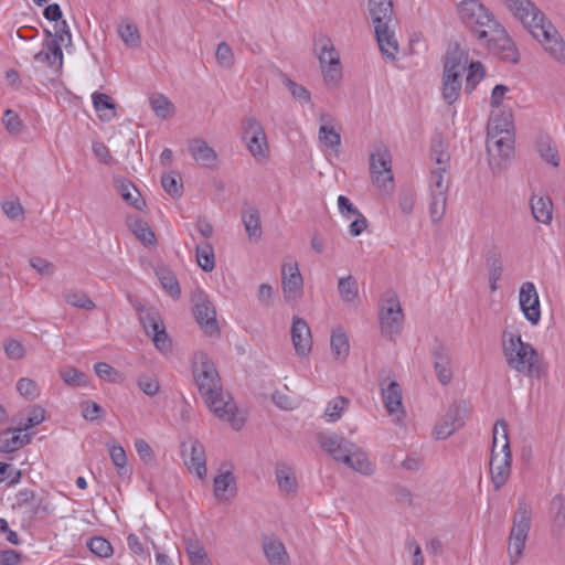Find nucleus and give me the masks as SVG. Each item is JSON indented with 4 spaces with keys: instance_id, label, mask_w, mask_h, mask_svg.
Returning a JSON list of instances; mask_svg holds the SVG:
<instances>
[{
    "instance_id": "obj_1",
    "label": "nucleus",
    "mask_w": 565,
    "mask_h": 565,
    "mask_svg": "<svg viewBox=\"0 0 565 565\" xmlns=\"http://www.w3.org/2000/svg\"><path fill=\"white\" fill-rule=\"evenodd\" d=\"M502 353L507 365L524 376L541 379L546 374L543 359L518 332H503Z\"/></svg>"
},
{
    "instance_id": "obj_2",
    "label": "nucleus",
    "mask_w": 565,
    "mask_h": 565,
    "mask_svg": "<svg viewBox=\"0 0 565 565\" xmlns=\"http://www.w3.org/2000/svg\"><path fill=\"white\" fill-rule=\"evenodd\" d=\"M367 12L379 47L384 56L395 60L398 52L397 20L392 0H367Z\"/></svg>"
},
{
    "instance_id": "obj_3",
    "label": "nucleus",
    "mask_w": 565,
    "mask_h": 565,
    "mask_svg": "<svg viewBox=\"0 0 565 565\" xmlns=\"http://www.w3.org/2000/svg\"><path fill=\"white\" fill-rule=\"evenodd\" d=\"M512 455L508 436V424L498 419L492 429L490 476L495 490L501 489L511 473Z\"/></svg>"
},
{
    "instance_id": "obj_4",
    "label": "nucleus",
    "mask_w": 565,
    "mask_h": 565,
    "mask_svg": "<svg viewBox=\"0 0 565 565\" xmlns=\"http://www.w3.org/2000/svg\"><path fill=\"white\" fill-rule=\"evenodd\" d=\"M468 65V53L458 44L449 46L444 58L441 97L446 104L452 105L461 93L462 74Z\"/></svg>"
},
{
    "instance_id": "obj_5",
    "label": "nucleus",
    "mask_w": 565,
    "mask_h": 565,
    "mask_svg": "<svg viewBox=\"0 0 565 565\" xmlns=\"http://www.w3.org/2000/svg\"><path fill=\"white\" fill-rule=\"evenodd\" d=\"M531 525L532 507L525 499L520 498L508 540V555L511 565L518 564L522 558Z\"/></svg>"
},
{
    "instance_id": "obj_6",
    "label": "nucleus",
    "mask_w": 565,
    "mask_h": 565,
    "mask_svg": "<svg viewBox=\"0 0 565 565\" xmlns=\"http://www.w3.org/2000/svg\"><path fill=\"white\" fill-rule=\"evenodd\" d=\"M460 21L479 40H487L488 33L499 23L494 13L479 0H462L458 4Z\"/></svg>"
},
{
    "instance_id": "obj_7",
    "label": "nucleus",
    "mask_w": 565,
    "mask_h": 565,
    "mask_svg": "<svg viewBox=\"0 0 565 565\" xmlns=\"http://www.w3.org/2000/svg\"><path fill=\"white\" fill-rule=\"evenodd\" d=\"M404 312L394 291L383 295L379 305V324L381 334L390 340H395L403 329Z\"/></svg>"
},
{
    "instance_id": "obj_8",
    "label": "nucleus",
    "mask_w": 565,
    "mask_h": 565,
    "mask_svg": "<svg viewBox=\"0 0 565 565\" xmlns=\"http://www.w3.org/2000/svg\"><path fill=\"white\" fill-rule=\"evenodd\" d=\"M370 174L372 183L383 193L394 190L392 154L385 145H375L370 152Z\"/></svg>"
},
{
    "instance_id": "obj_9",
    "label": "nucleus",
    "mask_w": 565,
    "mask_h": 565,
    "mask_svg": "<svg viewBox=\"0 0 565 565\" xmlns=\"http://www.w3.org/2000/svg\"><path fill=\"white\" fill-rule=\"evenodd\" d=\"M529 33L553 61L565 66V40L546 15Z\"/></svg>"
},
{
    "instance_id": "obj_10",
    "label": "nucleus",
    "mask_w": 565,
    "mask_h": 565,
    "mask_svg": "<svg viewBox=\"0 0 565 565\" xmlns=\"http://www.w3.org/2000/svg\"><path fill=\"white\" fill-rule=\"evenodd\" d=\"M242 139L257 161H266L269 158L270 149L263 124L254 116L242 120Z\"/></svg>"
},
{
    "instance_id": "obj_11",
    "label": "nucleus",
    "mask_w": 565,
    "mask_h": 565,
    "mask_svg": "<svg viewBox=\"0 0 565 565\" xmlns=\"http://www.w3.org/2000/svg\"><path fill=\"white\" fill-rule=\"evenodd\" d=\"M192 373L202 396L205 394H216L222 390L217 370L206 353L202 351L194 353Z\"/></svg>"
},
{
    "instance_id": "obj_12",
    "label": "nucleus",
    "mask_w": 565,
    "mask_h": 565,
    "mask_svg": "<svg viewBox=\"0 0 565 565\" xmlns=\"http://www.w3.org/2000/svg\"><path fill=\"white\" fill-rule=\"evenodd\" d=\"M203 398L211 412L222 420H226L235 430L245 424V415L238 411L230 394L220 390L216 394H205Z\"/></svg>"
},
{
    "instance_id": "obj_13",
    "label": "nucleus",
    "mask_w": 565,
    "mask_h": 565,
    "mask_svg": "<svg viewBox=\"0 0 565 565\" xmlns=\"http://www.w3.org/2000/svg\"><path fill=\"white\" fill-rule=\"evenodd\" d=\"M479 42L507 62L518 63L520 60L514 41L500 22L488 33L487 40H479Z\"/></svg>"
},
{
    "instance_id": "obj_14",
    "label": "nucleus",
    "mask_w": 565,
    "mask_h": 565,
    "mask_svg": "<svg viewBox=\"0 0 565 565\" xmlns=\"http://www.w3.org/2000/svg\"><path fill=\"white\" fill-rule=\"evenodd\" d=\"M140 322L145 332L151 337L156 349L163 355L172 352V341L166 331L164 323L154 309H149L140 315Z\"/></svg>"
},
{
    "instance_id": "obj_15",
    "label": "nucleus",
    "mask_w": 565,
    "mask_h": 565,
    "mask_svg": "<svg viewBox=\"0 0 565 565\" xmlns=\"http://www.w3.org/2000/svg\"><path fill=\"white\" fill-rule=\"evenodd\" d=\"M515 20H518L527 32L539 22L543 21L544 12L532 0H498Z\"/></svg>"
},
{
    "instance_id": "obj_16",
    "label": "nucleus",
    "mask_w": 565,
    "mask_h": 565,
    "mask_svg": "<svg viewBox=\"0 0 565 565\" xmlns=\"http://www.w3.org/2000/svg\"><path fill=\"white\" fill-rule=\"evenodd\" d=\"M488 160L491 170L500 172L504 161L512 158L514 152V138L512 134L488 135L487 137Z\"/></svg>"
},
{
    "instance_id": "obj_17",
    "label": "nucleus",
    "mask_w": 565,
    "mask_h": 565,
    "mask_svg": "<svg viewBox=\"0 0 565 565\" xmlns=\"http://www.w3.org/2000/svg\"><path fill=\"white\" fill-rule=\"evenodd\" d=\"M181 457L188 470L199 479L206 478L205 448L198 439L189 438L181 444Z\"/></svg>"
},
{
    "instance_id": "obj_18",
    "label": "nucleus",
    "mask_w": 565,
    "mask_h": 565,
    "mask_svg": "<svg viewBox=\"0 0 565 565\" xmlns=\"http://www.w3.org/2000/svg\"><path fill=\"white\" fill-rule=\"evenodd\" d=\"M281 287L287 301H297L303 294V278L297 260L289 259L281 267Z\"/></svg>"
},
{
    "instance_id": "obj_19",
    "label": "nucleus",
    "mask_w": 565,
    "mask_h": 565,
    "mask_svg": "<svg viewBox=\"0 0 565 565\" xmlns=\"http://www.w3.org/2000/svg\"><path fill=\"white\" fill-rule=\"evenodd\" d=\"M519 306L524 318L532 324L537 326L541 321V302L535 285L525 281L519 289Z\"/></svg>"
},
{
    "instance_id": "obj_20",
    "label": "nucleus",
    "mask_w": 565,
    "mask_h": 565,
    "mask_svg": "<svg viewBox=\"0 0 565 565\" xmlns=\"http://www.w3.org/2000/svg\"><path fill=\"white\" fill-rule=\"evenodd\" d=\"M380 388L385 409L391 416L395 417L396 423H402L405 417V409L402 403L401 385L394 380L383 379L380 381Z\"/></svg>"
},
{
    "instance_id": "obj_21",
    "label": "nucleus",
    "mask_w": 565,
    "mask_h": 565,
    "mask_svg": "<svg viewBox=\"0 0 565 565\" xmlns=\"http://www.w3.org/2000/svg\"><path fill=\"white\" fill-rule=\"evenodd\" d=\"M193 315L204 333L212 335L217 332L218 328L214 306L204 295L196 296Z\"/></svg>"
},
{
    "instance_id": "obj_22",
    "label": "nucleus",
    "mask_w": 565,
    "mask_h": 565,
    "mask_svg": "<svg viewBox=\"0 0 565 565\" xmlns=\"http://www.w3.org/2000/svg\"><path fill=\"white\" fill-rule=\"evenodd\" d=\"M318 443L335 461L343 462L350 451L354 449V443L337 434H320Z\"/></svg>"
},
{
    "instance_id": "obj_23",
    "label": "nucleus",
    "mask_w": 565,
    "mask_h": 565,
    "mask_svg": "<svg viewBox=\"0 0 565 565\" xmlns=\"http://www.w3.org/2000/svg\"><path fill=\"white\" fill-rule=\"evenodd\" d=\"M319 142L328 149L338 151L341 146V135L340 130L335 128L334 116L329 111H321L319 114Z\"/></svg>"
},
{
    "instance_id": "obj_24",
    "label": "nucleus",
    "mask_w": 565,
    "mask_h": 565,
    "mask_svg": "<svg viewBox=\"0 0 565 565\" xmlns=\"http://www.w3.org/2000/svg\"><path fill=\"white\" fill-rule=\"evenodd\" d=\"M291 341L298 356H308L312 349V337L308 323L297 316L292 318Z\"/></svg>"
},
{
    "instance_id": "obj_25",
    "label": "nucleus",
    "mask_w": 565,
    "mask_h": 565,
    "mask_svg": "<svg viewBox=\"0 0 565 565\" xmlns=\"http://www.w3.org/2000/svg\"><path fill=\"white\" fill-rule=\"evenodd\" d=\"M189 153L200 166L213 168L217 162L216 151L202 138H192L188 142Z\"/></svg>"
},
{
    "instance_id": "obj_26",
    "label": "nucleus",
    "mask_w": 565,
    "mask_h": 565,
    "mask_svg": "<svg viewBox=\"0 0 565 565\" xmlns=\"http://www.w3.org/2000/svg\"><path fill=\"white\" fill-rule=\"evenodd\" d=\"M534 220L544 225L553 221V202L547 194H532L529 201Z\"/></svg>"
},
{
    "instance_id": "obj_27",
    "label": "nucleus",
    "mask_w": 565,
    "mask_h": 565,
    "mask_svg": "<svg viewBox=\"0 0 565 565\" xmlns=\"http://www.w3.org/2000/svg\"><path fill=\"white\" fill-rule=\"evenodd\" d=\"M32 435L23 433L20 427L8 428L0 433V451L13 452L31 441Z\"/></svg>"
},
{
    "instance_id": "obj_28",
    "label": "nucleus",
    "mask_w": 565,
    "mask_h": 565,
    "mask_svg": "<svg viewBox=\"0 0 565 565\" xmlns=\"http://www.w3.org/2000/svg\"><path fill=\"white\" fill-rule=\"evenodd\" d=\"M342 463L363 476H372L375 472V465L369 459L367 454L356 444Z\"/></svg>"
},
{
    "instance_id": "obj_29",
    "label": "nucleus",
    "mask_w": 565,
    "mask_h": 565,
    "mask_svg": "<svg viewBox=\"0 0 565 565\" xmlns=\"http://www.w3.org/2000/svg\"><path fill=\"white\" fill-rule=\"evenodd\" d=\"M263 551L270 565H288L289 555L279 539L275 536L264 537Z\"/></svg>"
},
{
    "instance_id": "obj_30",
    "label": "nucleus",
    "mask_w": 565,
    "mask_h": 565,
    "mask_svg": "<svg viewBox=\"0 0 565 565\" xmlns=\"http://www.w3.org/2000/svg\"><path fill=\"white\" fill-rule=\"evenodd\" d=\"M236 495V481L231 471L221 472L214 478V497L220 502H228Z\"/></svg>"
},
{
    "instance_id": "obj_31",
    "label": "nucleus",
    "mask_w": 565,
    "mask_h": 565,
    "mask_svg": "<svg viewBox=\"0 0 565 565\" xmlns=\"http://www.w3.org/2000/svg\"><path fill=\"white\" fill-rule=\"evenodd\" d=\"M338 292L341 300L350 306L358 307L360 303L359 296V285L355 277L352 275H348L347 277H341L338 281Z\"/></svg>"
},
{
    "instance_id": "obj_32",
    "label": "nucleus",
    "mask_w": 565,
    "mask_h": 565,
    "mask_svg": "<svg viewBox=\"0 0 565 565\" xmlns=\"http://www.w3.org/2000/svg\"><path fill=\"white\" fill-rule=\"evenodd\" d=\"M317 45L319 47L318 60L321 71L326 70L327 66L332 67L341 64L340 54L329 38H320Z\"/></svg>"
},
{
    "instance_id": "obj_33",
    "label": "nucleus",
    "mask_w": 565,
    "mask_h": 565,
    "mask_svg": "<svg viewBox=\"0 0 565 565\" xmlns=\"http://www.w3.org/2000/svg\"><path fill=\"white\" fill-rule=\"evenodd\" d=\"M242 222L250 239H259L262 237L260 213L256 206H244L242 211Z\"/></svg>"
},
{
    "instance_id": "obj_34",
    "label": "nucleus",
    "mask_w": 565,
    "mask_h": 565,
    "mask_svg": "<svg viewBox=\"0 0 565 565\" xmlns=\"http://www.w3.org/2000/svg\"><path fill=\"white\" fill-rule=\"evenodd\" d=\"M458 413L457 407L448 409L447 414L435 425V438L446 439L459 428L460 424H457Z\"/></svg>"
},
{
    "instance_id": "obj_35",
    "label": "nucleus",
    "mask_w": 565,
    "mask_h": 565,
    "mask_svg": "<svg viewBox=\"0 0 565 565\" xmlns=\"http://www.w3.org/2000/svg\"><path fill=\"white\" fill-rule=\"evenodd\" d=\"M535 148L540 157L553 167L559 166V157L556 146L552 138L547 135H542L537 138Z\"/></svg>"
},
{
    "instance_id": "obj_36",
    "label": "nucleus",
    "mask_w": 565,
    "mask_h": 565,
    "mask_svg": "<svg viewBox=\"0 0 565 565\" xmlns=\"http://www.w3.org/2000/svg\"><path fill=\"white\" fill-rule=\"evenodd\" d=\"M429 158L435 168H450V154L440 136L431 139Z\"/></svg>"
},
{
    "instance_id": "obj_37",
    "label": "nucleus",
    "mask_w": 565,
    "mask_h": 565,
    "mask_svg": "<svg viewBox=\"0 0 565 565\" xmlns=\"http://www.w3.org/2000/svg\"><path fill=\"white\" fill-rule=\"evenodd\" d=\"M330 347L334 359L344 361L348 358L350 352V344L348 335L343 329L338 328L332 331Z\"/></svg>"
},
{
    "instance_id": "obj_38",
    "label": "nucleus",
    "mask_w": 565,
    "mask_h": 565,
    "mask_svg": "<svg viewBox=\"0 0 565 565\" xmlns=\"http://www.w3.org/2000/svg\"><path fill=\"white\" fill-rule=\"evenodd\" d=\"M127 225L145 245H152L156 242L154 233L143 220L137 216H128Z\"/></svg>"
},
{
    "instance_id": "obj_39",
    "label": "nucleus",
    "mask_w": 565,
    "mask_h": 565,
    "mask_svg": "<svg viewBox=\"0 0 565 565\" xmlns=\"http://www.w3.org/2000/svg\"><path fill=\"white\" fill-rule=\"evenodd\" d=\"M156 275L162 288L173 298L179 299L181 296L180 284L177 276L168 268L160 267L156 270Z\"/></svg>"
},
{
    "instance_id": "obj_40",
    "label": "nucleus",
    "mask_w": 565,
    "mask_h": 565,
    "mask_svg": "<svg viewBox=\"0 0 565 565\" xmlns=\"http://www.w3.org/2000/svg\"><path fill=\"white\" fill-rule=\"evenodd\" d=\"M92 102L103 120H110L115 116V104L109 95L95 92Z\"/></svg>"
},
{
    "instance_id": "obj_41",
    "label": "nucleus",
    "mask_w": 565,
    "mask_h": 565,
    "mask_svg": "<svg viewBox=\"0 0 565 565\" xmlns=\"http://www.w3.org/2000/svg\"><path fill=\"white\" fill-rule=\"evenodd\" d=\"M503 134H512L511 114L502 113L497 115L492 111L488 122V135Z\"/></svg>"
},
{
    "instance_id": "obj_42",
    "label": "nucleus",
    "mask_w": 565,
    "mask_h": 565,
    "mask_svg": "<svg viewBox=\"0 0 565 565\" xmlns=\"http://www.w3.org/2000/svg\"><path fill=\"white\" fill-rule=\"evenodd\" d=\"M350 401L343 396H335L328 402L323 417L328 423L338 422L342 414L349 408Z\"/></svg>"
},
{
    "instance_id": "obj_43",
    "label": "nucleus",
    "mask_w": 565,
    "mask_h": 565,
    "mask_svg": "<svg viewBox=\"0 0 565 565\" xmlns=\"http://www.w3.org/2000/svg\"><path fill=\"white\" fill-rule=\"evenodd\" d=\"M449 168H435L431 167L429 177V186L431 194L446 195L448 189V174Z\"/></svg>"
},
{
    "instance_id": "obj_44",
    "label": "nucleus",
    "mask_w": 565,
    "mask_h": 565,
    "mask_svg": "<svg viewBox=\"0 0 565 565\" xmlns=\"http://www.w3.org/2000/svg\"><path fill=\"white\" fill-rule=\"evenodd\" d=\"M276 479L281 491L291 493L297 490L296 476L290 467L286 465L277 466Z\"/></svg>"
},
{
    "instance_id": "obj_45",
    "label": "nucleus",
    "mask_w": 565,
    "mask_h": 565,
    "mask_svg": "<svg viewBox=\"0 0 565 565\" xmlns=\"http://www.w3.org/2000/svg\"><path fill=\"white\" fill-rule=\"evenodd\" d=\"M34 58L38 61L44 60L49 62L51 65L57 63L58 67H61L63 64V51L61 49V44L56 39L51 40L46 44V51L36 53Z\"/></svg>"
},
{
    "instance_id": "obj_46",
    "label": "nucleus",
    "mask_w": 565,
    "mask_h": 565,
    "mask_svg": "<svg viewBox=\"0 0 565 565\" xmlns=\"http://www.w3.org/2000/svg\"><path fill=\"white\" fill-rule=\"evenodd\" d=\"M149 102L156 116L161 119H168L174 114L172 103L162 94L152 95Z\"/></svg>"
},
{
    "instance_id": "obj_47",
    "label": "nucleus",
    "mask_w": 565,
    "mask_h": 565,
    "mask_svg": "<svg viewBox=\"0 0 565 565\" xmlns=\"http://www.w3.org/2000/svg\"><path fill=\"white\" fill-rule=\"evenodd\" d=\"M198 265L204 271H212L215 267V256L210 243L198 245L195 249Z\"/></svg>"
},
{
    "instance_id": "obj_48",
    "label": "nucleus",
    "mask_w": 565,
    "mask_h": 565,
    "mask_svg": "<svg viewBox=\"0 0 565 565\" xmlns=\"http://www.w3.org/2000/svg\"><path fill=\"white\" fill-rule=\"evenodd\" d=\"M466 71H468L466 76V92L470 94L483 79L486 71L480 62H470L469 60Z\"/></svg>"
},
{
    "instance_id": "obj_49",
    "label": "nucleus",
    "mask_w": 565,
    "mask_h": 565,
    "mask_svg": "<svg viewBox=\"0 0 565 565\" xmlns=\"http://www.w3.org/2000/svg\"><path fill=\"white\" fill-rule=\"evenodd\" d=\"M63 297L66 303L72 307L84 310H93L95 308V303L84 291L67 290L64 292Z\"/></svg>"
},
{
    "instance_id": "obj_50",
    "label": "nucleus",
    "mask_w": 565,
    "mask_h": 565,
    "mask_svg": "<svg viewBox=\"0 0 565 565\" xmlns=\"http://www.w3.org/2000/svg\"><path fill=\"white\" fill-rule=\"evenodd\" d=\"M118 34L122 42L132 49L140 45V34L136 24L131 22H125L118 25Z\"/></svg>"
},
{
    "instance_id": "obj_51",
    "label": "nucleus",
    "mask_w": 565,
    "mask_h": 565,
    "mask_svg": "<svg viewBox=\"0 0 565 565\" xmlns=\"http://www.w3.org/2000/svg\"><path fill=\"white\" fill-rule=\"evenodd\" d=\"M186 552L191 565H211L206 551L201 542L189 541L186 543Z\"/></svg>"
},
{
    "instance_id": "obj_52",
    "label": "nucleus",
    "mask_w": 565,
    "mask_h": 565,
    "mask_svg": "<svg viewBox=\"0 0 565 565\" xmlns=\"http://www.w3.org/2000/svg\"><path fill=\"white\" fill-rule=\"evenodd\" d=\"M282 83L285 84L294 99H296L301 105H306L311 102V93L303 85L296 83L289 77H285Z\"/></svg>"
},
{
    "instance_id": "obj_53",
    "label": "nucleus",
    "mask_w": 565,
    "mask_h": 565,
    "mask_svg": "<svg viewBox=\"0 0 565 565\" xmlns=\"http://www.w3.org/2000/svg\"><path fill=\"white\" fill-rule=\"evenodd\" d=\"M161 184L171 196H180L182 193V182L178 172L164 173L161 178Z\"/></svg>"
},
{
    "instance_id": "obj_54",
    "label": "nucleus",
    "mask_w": 565,
    "mask_h": 565,
    "mask_svg": "<svg viewBox=\"0 0 565 565\" xmlns=\"http://www.w3.org/2000/svg\"><path fill=\"white\" fill-rule=\"evenodd\" d=\"M2 124L6 130L11 135H19L24 125L20 116L13 109H6L2 116Z\"/></svg>"
},
{
    "instance_id": "obj_55",
    "label": "nucleus",
    "mask_w": 565,
    "mask_h": 565,
    "mask_svg": "<svg viewBox=\"0 0 565 565\" xmlns=\"http://www.w3.org/2000/svg\"><path fill=\"white\" fill-rule=\"evenodd\" d=\"M323 84L326 87L333 89L340 86L343 77L342 64L329 67L321 71Z\"/></svg>"
},
{
    "instance_id": "obj_56",
    "label": "nucleus",
    "mask_w": 565,
    "mask_h": 565,
    "mask_svg": "<svg viewBox=\"0 0 565 565\" xmlns=\"http://www.w3.org/2000/svg\"><path fill=\"white\" fill-rule=\"evenodd\" d=\"M487 266L489 270L490 289L491 291H495L498 289V281L501 279L502 276V262L499 256H494L488 258Z\"/></svg>"
},
{
    "instance_id": "obj_57",
    "label": "nucleus",
    "mask_w": 565,
    "mask_h": 565,
    "mask_svg": "<svg viewBox=\"0 0 565 565\" xmlns=\"http://www.w3.org/2000/svg\"><path fill=\"white\" fill-rule=\"evenodd\" d=\"M17 391L19 394L33 401L40 395V388L35 381L29 377H21L17 383Z\"/></svg>"
},
{
    "instance_id": "obj_58",
    "label": "nucleus",
    "mask_w": 565,
    "mask_h": 565,
    "mask_svg": "<svg viewBox=\"0 0 565 565\" xmlns=\"http://www.w3.org/2000/svg\"><path fill=\"white\" fill-rule=\"evenodd\" d=\"M62 380L72 386H86V375L75 367H65L60 371Z\"/></svg>"
},
{
    "instance_id": "obj_59",
    "label": "nucleus",
    "mask_w": 565,
    "mask_h": 565,
    "mask_svg": "<svg viewBox=\"0 0 565 565\" xmlns=\"http://www.w3.org/2000/svg\"><path fill=\"white\" fill-rule=\"evenodd\" d=\"M87 546L92 553L99 557H109L113 554L111 544L102 536L90 539Z\"/></svg>"
},
{
    "instance_id": "obj_60",
    "label": "nucleus",
    "mask_w": 565,
    "mask_h": 565,
    "mask_svg": "<svg viewBox=\"0 0 565 565\" xmlns=\"http://www.w3.org/2000/svg\"><path fill=\"white\" fill-rule=\"evenodd\" d=\"M94 371L98 377L110 383H118L121 381V374L106 362H98L94 365Z\"/></svg>"
},
{
    "instance_id": "obj_61",
    "label": "nucleus",
    "mask_w": 565,
    "mask_h": 565,
    "mask_svg": "<svg viewBox=\"0 0 565 565\" xmlns=\"http://www.w3.org/2000/svg\"><path fill=\"white\" fill-rule=\"evenodd\" d=\"M217 64L223 68H231L235 58L231 46L226 42H221L215 52Z\"/></svg>"
},
{
    "instance_id": "obj_62",
    "label": "nucleus",
    "mask_w": 565,
    "mask_h": 565,
    "mask_svg": "<svg viewBox=\"0 0 565 565\" xmlns=\"http://www.w3.org/2000/svg\"><path fill=\"white\" fill-rule=\"evenodd\" d=\"M45 419V411L39 405H34L30 408L25 423H20L22 431H26L30 428L40 425Z\"/></svg>"
},
{
    "instance_id": "obj_63",
    "label": "nucleus",
    "mask_w": 565,
    "mask_h": 565,
    "mask_svg": "<svg viewBox=\"0 0 565 565\" xmlns=\"http://www.w3.org/2000/svg\"><path fill=\"white\" fill-rule=\"evenodd\" d=\"M119 191L122 199L134 207L140 210L145 205V201L140 199V193L134 185L121 184Z\"/></svg>"
},
{
    "instance_id": "obj_64",
    "label": "nucleus",
    "mask_w": 565,
    "mask_h": 565,
    "mask_svg": "<svg viewBox=\"0 0 565 565\" xmlns=\"http://www.w3.org/2000/svg\"><path fill=\"white\" fill-rule=\"evenodd\" d=\"M139 388L148 396H154L160 390V383L153 375L141 374L138 377Z\"/></svg>"
}]
</instances>
